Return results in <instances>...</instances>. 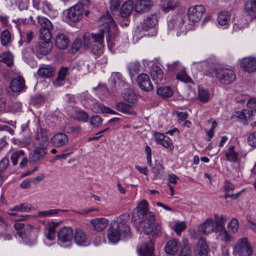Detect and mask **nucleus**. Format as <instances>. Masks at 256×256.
<instances>
[{"mask_svg":"<svg viewBox=\"0 0 256 256\" xmlns=\"http://www.w3.org/2000/svg\"><path fill=\"white\" fill-rule=\"evenodd\" d=\"M132 222L140 232H144L154 236H160L162 234L160 224L156 223L155 214L149 211L148 204L146 200L140 201L132 212Z\"/></svg>","mask_w":256,"mask_h":256,"instance_id":"obj_1","label":"nucleus"},{"mask_svg":"<svg viewBox=\"0 0 256 256\" xmlns=\"http://www.w3.org/2000/svg\"><path fill=\"white\" fill-rule=\"evenodd\" d=\"M99 20L103 22L100 26V32L98 34H92V38L89 34L84 36V46L86 48H90L96 56L103 53L104 33L108 34L106 36L108 42L110 38L116 35L118 30L116 24L108 12L101 16Z\"/></svg>","mask_w":256,"mask_h":256,"instance_id":"obj_2","label":"nucleus"},{"mask_svg":"<svg viewBox=\"0 0 256 256\" xmlns=\"http://www.w3.org/2000/svg\"><path fill=\"white\" fill-rule=\"evenodd\" d=\"M129 218V214L126 213L120 215L116 221L111 222L108 232V238L110 242L116 243L120 237L126 239L132 237L130 228L127 224Z\"/></svg>","mask_w":256,"mask_h":256,"instance_id":"obj_3","label":"nucleus"},{"mask_svg":"<svg viewBox=\"0 0 256 256\" xmlns=\"http://www.w3.org/2000/svg\"><path fill=\"white\" fill-rule=\"evenodd\" d=\"M215 76L221 83L226 84H231L236 78V76L234 71L232 69L227 68L216 70Z\"/></svg>","mask_w":256,"mask_h":256,"instance_id":"obj_4","label":"nucleus"},{"mask_svg":"<svg viewBox=\"0 0 256 256\" xmlns=\"http://www.w3.org/2000/svg\"><path fill=\"white\" fill-rule=\"evenodd\" d=\"M234 252L238 256H250L252 249L247 238L240 240L234 248Z\"/></svg>","mask_w":256,"mask_h":256,"instance_id":"obj_5","label":"nucleus"},{"mask_svg":"<svg viewBox=\"0 0 256 256\" xmlns=\"http://www.w3.org/2000/svg\"><path fill=\"white\" fill-rule=\"evenodd\" d=\"M168 26L170 30H176L178 36L185 34L184 20L180 15L173 16L168 22Z\"/></svg>","mask_w":256,"mask_h":256,"instance_id":"obj_6","label":"nucleus"},{"mask_svg":"<svg viewBox=\"0 0 256 256\" xmlns=\"http://www.w3.org/2000/svg\"><path fill=\"white\" fill-rule=\"evenodd\" d=\"M205 12V8L202 5L192 6L188 10V20L193 22H198L200 20Z\"/></svg>","mask_w":256,"mask_h":256,"instance_id":"obj_7","label":"nucleus"},{"mask_svg":"<svg viewBox=\"0 0 256 256\" xmlns=\"http://www.w3.org/2000/svg\"><path fill=\"white\" fill-rule=\"evenodd\" d=\"M84 14V6L82 4H78L70 8L68 16L72 22H76L82 19Z\"/></svg>","mask_w":256,"mask_h":256,"instance_id":"obj_8","label":"nucleus"},{"mask_svg":"<svg viewBox=\"0 0 256 256\" xmlns=\"http://www.w3.org/2000/svg\"><path fill=\"white\" fill-rule=\"evenodd\" d=\"M136 82L139 88L144 92H150L154 89L150 78L147 74L142 73L138 74Z\"/></svg>","mask_w":256,"mask_h":256,"instance_id":"obj_9","label":"nucleus"},{"mask_svg":"<svg viewBox=\"0 0 256 256\" xmlns=\"http://www.w3.org/2000/svg\"><path fill=\"white\" fill-rule=\"evenodd\" d=\"M153 6L152 0H135L134 10L138 14H142L150 11Z\"/></svg>","mask_w":256,"mask_h":256,"instance_id":"obj_10","label":"nucleus"},{"mask_svg":"<svg viewBox=\"0 0 256 256\" xmlns=\"http://www.w3.org/2000/svg\"><path fill=\"white\" fill-rule=\"evenodd\" d=\"M50 142L54 147L62 148L68 144V137L63 132H58L51 138Z\"/></svg>","mask_w":256,"mask_h":256,"instance_id":"obj_11","label":"nucleus"},{"mask_svg":"<svg viewBox=\"0 0 256 256\" xmlns=\"http://www.w3.org/2000/svg\"><path fill=\"white\" fill-rule=\"evenodd\" d=\"M58 242L66 243L70 242L74 238L73 230L71 227L62 228L58 234Z\"/></svg>","mask_w":256,"mask_h":256,"instance_id":"obj_12","label":"nucleus"},{"mask_svg":"<svg viewBox=\"0 0 256 256\" xmlns=\"http://www.w3.org/2000/svg\"><path fill=\"white\" fill-rule=\"evenodd\" d=\"M52 48V43L48 40H42L36 44L34 50L38 54L46 55L49 53Z\"/></svg>","mask_w":256,"mask_h":256,"instance_id":"obj_13","label":"nucleus"},{"mask_svg":"<svg viewBox=\"0 0 256 256\" xmlns=\"http://www.w3.org/2000/svg\"><path fill=\"white\" fill-rule=\"evenodd\" d=\"M240 67L246 72L252 73L256 71V60L252 57L242 58L240 62Z\"/></svg>","mask_w":256,"mask_h":256,"instance_id":"obj_14","label":"nucleus"},{"mask_svg":"<svg viewBox=\"0 0 256 256\" xmlns=\"http://www.w3.org/2000/svg\"><path fill=\"white\" fill-rule=\"evenodd\" d=\"M34 144L36 147L46 148L48 144V138L46 130L40 129V131L38 132L35 138Z\"/></svg>","mask_w":256,"mask_h":256,"instance_id":"obj_15","label":"nucleus"},{"mask_svg":"<svg viewBox=\"0 0 256 256\" xmlns=\"http://www.w3.org/2000/svg\"><path fill=\"white\" fill-rule=\"evenodd\" d=\"M75 242L78 246H86L90 244V240L86 232L81 229H77L74 235Z\"/></svg>","mask_w":256,"mask_h":256,"instance_id":"obj_16","label":"nucleus"},{"mask_svg":"<svg viewBox=\"0 0 256 256\" xmlns=\"http://www.w3.org/2000/svg\"><path fill=\"white\" fill-rule=\"evenodd\" d=\"M47 154L46 148L36 147L29 156L30 162L36 163L43 159Z\"/></svg>","mask_w":256,"mask_h":256,"instance_id":"obj_17","label":"nucleus"},{"mask_svg":"<svg viewBox=\"0 0 256 256\" xmlns=\"http://www.w3.org/2000/svg\"><path fill=\"white\" fill-rule=\"evenodd\" d=\"M154 244L152 240L144 243L138 250L140 256H154Z\"/></svg>","mask_w":256,"mask_h":256,"instance_id":"obj_18","label":"nucleus"},{"mask_svg":"<svg viewBox=\"0 0 256 256\" xmlns=\"http://www.w3.org/2000/svg\"><path fill=\"white\" fill-rule=\"evenodd\" d=\"M194 254L196 256H208V246L205 240H199L194 248Z\"/></svg>","mask_w":256,"mask_h":256,"instance_id":"obj_19","label":"nucleus"},{"mask_svg":"<svg viewBox=\"0 0 256 256\" xmlns=\"http://www.w3.org/2000/svg\"><path fill=\"white\" fill-rule=\"evenodd\" d=\"M158 22V17L156 13L151 14L146 16L144 20L142 28L143 30H147L156 26Z\"/></svg>","mask_w":256,"mask_h":256,"instance_id":"obj_20","label":"nucleus"},{"mask_svg":"<svg viewBox=\"0 0 256 256\" xmlns=\"http://www.w3.org/2000/svg\"><path fill=\"white\" fill-rule=\"evenodd\" d=\"M25 82L24 78L21 76H19L12 79L10 87L13 92H18L23 90Z\"/></svg>","mask_w":256,"mask_h":256,"instance_id":"obj_21","label":"nucleus"},{"mask_svg":"<svg viewBox=\"0 0 256 256\" xmlns=\"http://www.w3.org/2000/svg\"><path fill=\"white\" fill-rule=\"evenodd\" d=\"M199 230L204 234H208L212 232H216L214 224L212 218L206 220L198 226Z\"/></svg>","mask_w":256,"mask_h":256,"instance_id":"obj_22","label":"nucleus"},{"mask_svg":"<svg viewBox=\"0 0 256 256\" xmlns=\"http://www.w3.org/2000/svg\"><path fill=\"white\" fill-rule=\"evenodd\" d=\"M246 14L252 20L256 18V0H248L244 4Z\"/></svg>","mask_w":256,"mask_h":256,"instance_id":"obj_23","label":"nucleus"},{"mask_svg":"<svg viewBox=\"0 0 256 256\" xmlns=\"http://www.w3.org/2000/svg\"><path fill=\"white\" fill-rule=\"evenodd\" d=\"M55 73V68L50 65H44L40 68L37 72L38 75L40 78H48Z\"/></svg>","mask_w":256,"mask_h":256,"instance_id":"obj_24","label":"nucleus"},{"mask_svg":"<svg viewBox=\"0 0 256 256\" xmlns=\"http://www.w3.org/2000/svg\"><path fill=\"white\" fill-rule=\"evenodd\" d=\"M178 250V242L176 238H172L168 240L165 245L166 252L171 256H174Z\"/></svg>","mask_w":256,"mask_h":256,"instance_id":"obj_25","label":"nucleus"},{"mask_svg":"<svg viewBox=\"0 0 256 256\" xmlns=\"http://www.w3.org/2000/svg\"><path fill=\"white\" fill-rule=\"evenodd\" d=\"M94 228L97 232L102 231L108 226V220L103 218H96L90 221Z\"/></svg>","mask_w":256,"mask_h":256,"instance_id":"obj_26","label":"nucleus"},{"mask_svg":"<svg viewBox=\"0 0 256 256\" xmlns=\"http://www.w3.org/2000/svg\"><path fill=\"white\" fill-rule=\"evenodd\" d=\"M228 217L226 215H218V214H214V228L216 232L225 228L224 226Z\"/></svg>","mask_w":256,"mask_h":256,"instance_id":"obj_27","label":"nucleus"},{"mask_svg":"<svg viewBox=\"0 0 256 256\" xmlns=\"http://www.w3.org/2000/svg\"><path fill=\"white\" fill-rule=\"evenodd\" d=\"M132 105L126 104L123 102H118L116 106V110L124 114L135 115L136 112L132 109Z\"/></svg>","mask_w":256,"mask_h":256,"instance_id":"obj_28","label":"nucleus"},{"mask_svg":"<svg viewBox=\"0 0 256 256\" xmlns=\"http://www.w3.org/2000/svg\"><path fill=\"white\" fill-rule=\"evenodd\" d=\"M69 44L68 38L62 34H58L55 39V45L59 49H66Z\"/></svg>","mask_w":256,"mask_h":256,"instance_id":"obj_29","label":"nucleus"},{"mask_svg":"<svg viewBox=\"0 0 256 256\" xmlns=\"http://www.w3.org/2000/svg\"><path fill=\"white\" fill-rule=\"evenodd\" d=\"M134 3L132 0L126 2L122 6L120 14L122 18H126L130 14L134 9Z\"/></svg>","mask_w":256,"mask_h":256,"instance_id":"obj_30","label":"nucleus"},{"mask_svg":"<svg viewBox=\"0 0 256 256\" xmlns=\"http://www.w3.org/2000/svg\"><path fill=\"white\" fill-rule=\"evenodd\" d=\"M123 99L125 102L134 106L137 100V97L132 90L126 89L124 93Z\"/></svg>","mask_w":256,"mask_h":256,"instance_id":"obj_31","label":"nucleus"},{"mask_svg":"<svg viewBox=\"0 0 256 256\" xmlns=\"http://www.w3.org/2000/svg\"><path fill=\"white\" fill-rule=\"evenodd\" d=\"M234 146H230L228 151L225 153V156L228 161L236 162L238 161V153L234 150Z\"/></svg>","mask_w":256,"mask_h":256,"instance_id":"obj_32","label":"nucleus"},{"mask_svg":"<svg viewBox=\"0 0 256 256\" xmlns=\"http://www.w3.org/2000/svg\"><path fill=\"white\" fill-rule=\"evenodd\" d=\"M150 75L152 80L156 83L160 82L163 78V72L162 70L158 66L152 68L150 72Z\"/></svg>","mask_w":256,"mask_h":256,"instance_id":"obj_33","label":"nucleus"},{"mask_svg":"<svg viewBox=\"0 0 256 256\" xmlns=\"http://www.w3.org/2000/svg\"><path fill=\"white\" fill-rule=\"evenodd\" d=\"M0 62H3L8 66L10 67L14 64L13 56L10 52H3L0 55Z\"/></svg>","mask_w":256,"mask_h":256,"instance_id":"obj_34","label":"nucleus"},{"mask_svg":"<svg viewBox=\"0 0 256 256\" xmlns=\"http://www.w3.org/2000/svg\"><path fill=\"white\" fill-rule=\"evenodd\" d=\"M218 233V237L223 242H229L232 239V236L230 231H228L225 228L217 232Z\"/></svg>","mask_w":256,"mask_h":256,"instance_id":"obj_35","label":"nucleus"},{"mask_svg":"<svg viewBox=\"0 0 256 256\" xmlns=\"http://www.w3.org/2000/svg\"><path fill=\"white\" fill-rule=\"evenodd\" d=\"M54 28H40V38L42 40L50 41L52 37V32Z\"/></svg>","mask_w":256,"mask_h":256,"instance_id":"obj_36","label":"nucleus"},{"mask_svg":"<svg viewBox=\"0 0 256 256\" xmlns=\"http://www.w3.org/2000/svg\"><path fill=\"white\" fill-rule=\"evenodd\" d=\"M158 95L163 98H170L172 96L173 92L171 88L169 86H162L156 90Z\"/></svg>","mask_w":256,"mask_h":256,"instance_id":"obj_37","label":"nucleus"},{"mask_svg":"<svg viewBox=\"0 0 256 256\" xmlns=\"http://www.w3.org/2000/svg\"><path fill=\"white\" fill-rule=\"evenodd\" d=\"M68 68L66 67H62L59 70L58 73V77L55 81L54 82L56 86H60L58 82L60 81H63L64 80L66 76L68 74Z\"/></svg>","mask_w":256,"mask_h":256,"instance_id":"obj_38","label":"nucleus"},{"mask_svg":"<svg viewBox=\"0 0 256 256\" xmlns=\"http://www.w3.org/2000/svg\"><path fill=\"white\" fill-rule=\"evenodd\" d=\"M28 216L26 215L24 216H22V218H20L18 220V222H16V223L14 224V228L16 230H21L22 229L24 228V230H26V229H27L28 230H31L33 228V226L27 224L26 225V228H25L26 225L24 223L21 222L19 221L25 220L26 219V218H28Z\"/></svg>","mask_w":256,"mask_h":256,"instance_id":"obj_39","label":"nucleus"},{"mask_svg":"<svg viewBox=\"0 0 256 256\" xmlns=\"http://www.w3.org/2000/svg\"><path fill=\"white\" fill-rule=\"evenodd\" d=\"M44 234L48 240H54L56 237L55 226L53 224L48 226L45 229Z\"/></svg>","mask_w":256,"mask_h":256,"instance_id":"obj_40","label":"nucleus"},{"mask_svg":"<svg viewBox=\"0 0 256 256\" xmlns=\"http://www.w3.org/2000/svg\"><path fill=\"white\" fill-rule=\"evenodd\" d=\"M59 212H68L66 210H56V209H52L40 212L38 214V216L40 218L46 217L48 216H52L53 215L56 214L58 213Z\"/></svg>","mask_w":256,"mask_h":256,"instance_id":"obj_41","label":"nucleus"},{"mask_svg":"<svg viewBox=\"0 0 256 256\" xmlns=\"http://www.w3.org/2000/svg\"><path fill=\"white\" fill-rule=\"evenodd\" d=\"M230 20V16L228 13L226 12H220L218 18V24L222 26L226 24Z\"/></svg>","mask_w":256,"mask_h":256,"instance_id":"obj_42","label":"nucleus"},{"mask_svg":"<svg viewBox=\"0 0 256 256\" xmlns=\"http://www.w3.org/2000/svg\"><path fill=\"white\" fill-rule=\"evenodd\" d=\"M140 68V64L137 62L130 63L128 66L129 73L131 76H134L138 72Z\"/></svg>","mask_w":256,"mask_h":256,"instance_id":"obj_43","label":"nucleus"},{"mask_svg":"<svg viewBox=\"0 0 256 256\" xmlns=\"http://www.w3.org/2000/svg\"><path fill=\"white\" fill-rule=\"evenodd\" d=\"M38 24L40 25L41 28H47L53 27L51 22L46 18L38 16L37 18Z\"/></svg>","mask_w":256,"mask_h":256,"instance_id":"obj_44","label":"nucleus"},{"mask_svg":"<svg viewBox=\"0 0 256 256\" xmlns=\"http://www.w3.org/2000/svg\"><path fill=\"white\" fill-rule=\"evenodd\" d=\"M1 44L4 46H6L10 40V35L7 30H3L0 36Z\"/></svg>","mask_w":256,"mask_h":256,"instance_id":"obj_45","label":"nucleus"},{"mask_svg":"<svg viewBox=\"0 0 256 256\" xmlns=\"http://www.w3.org/2000/svg\"><path fill=\"white\" fill-rule=\"evenodd\" d=\"M32 209L31 205L27 204H22L20 205L14 206L12 211H18L20 212H26L30 211Z\"/></svg>","mask_w":256,"mask_h":256,"instance_id":"obj_46","label":"nucleus"},{"mask_svg":"<svg viewBox=\"0 0 256 256\" xmlns=\"http://www.w3.org/2000/svg\"><path fill=\"white\" fill-rule=\"evenodd\" d=\"M238 222L236 218H233L228 223V230L232 233H235L237 232L238 228Z\"/></svg>","mask_w":256,"mask_h":256,"instance_id":"obj_47","label":"nucleus"},{"mask_svg":"<svg viewBox=\"0 0 256 256\" xmlns=\"http://www.w3.org/2000/svg\"><path fill=\"white\" fill-rule=\"evenodd\" d=\"M24 152L23 150H19L13 152L11 156V160L12 161V164L15 166L18 163V160L20 156H24Z\"/></svg>","mask_w":256,"mask_h":256,"instance_id":"obj_48","label":"nucleus"},{"mask_svg":"<svg viewBox=\"0 0 256 256\" xmlns=\"http://www.w3.org/2000/svg\"><path fill=\"white\" fill-rule=\"evenodd\" d=\"M198 98L200 102H206L210 99L209 92L202 88L200 89L198 92Z\"/></svg>","mask_w":256,"mask_h":256,"instance_id":"obj_49","label":"nucleus"},{"mask_svg":"<svg viewBox=\"0 0 256 256\" xmlns=\"http://www.w3.org/2000/svg\"><path fill=\"white\" fill-rule=\"evenodd\" d=\"M102 122V118L98 115L92 116L90 119V124L94 127H100Z\"/></svg>","mask_w":256,"mask_h":256,"instance_id":"obj_50","label":"nucleus"},{"mask_svg":"<svg viewBox=\"0 0 256 256\" xmlns=\"http://www.w3.org/2000/svg\"><path fill=\"white\" fill-rule=\"evenodd\" d=\"M65 131L68 133H72L74 134H80L82 131V128L80 126H68L66 128Z\"/></svg>","mask_w":256,"mask_h":256,"instance_id":"obj_51","label":"nucleus"},{"mask_svg":"<svg viewBox=\"0 0 256 256\" xmlns=\"http://www.w3.org/2000/svg\"><path fill=\"white\" fill-rule=\"evenodd\" d=\"M76 118L78 121L86 122L88 118V115L84 111H79L76 112Z\"/></svg>","mask_w":256,"mask_h":256,"instance_id":"obj_52","label":"nucleus"},{"mask_svg":"<svg viewBox=\"0 0 256 256\" xmlns=\"http://www.w3.org/2000/svg\"><path fill=\"white\" fill-rule=\"evenodd\" d=\"M232 118H236L242 120L243 123L246 125L248 124V122H246V114L243 110L241 112H236L232 115Z\"/></svg>","mask_w":256,"mask_h":256,"instance_id":"obj_53","label":"nucleus"},{"mask_svg":"<svg viewBox=\"0 0 256 256\" xmlns=\"http://www.w3.org/2000/svg\"><path fill=\"white\" fill-rule=\"evenodd\" d=\"M98 106L100 108V110H98L96 111L97 112H102L110 114H118V112L116 111L112 110L111 108L101 105H98Z\"/></svg>","mask_w":256,"mask_h":256,"instance_id":"obj_54","label":"nucleus"},{"mask_svg":"<svg viewBox=\"0 0 256 256\" xmlns=\"http://www.w3.org/2000/svg\"><path fill=\"white\" fill-rule=\"evenodd\" d=\"M9 164L8 158L4 157L0 161V175L8 168Z\"/></svg>","mask_w":256,"mask_h":256,"instance_id":"obj_55","label":"nucleus"},{"mask_svg":"<svg viewBox=\"0 0 256 256\" xmlns=\"http://www.w3.org/2000/svg\"><path fill=\"white\" fill-rule=\"evenodd\" d=\"M186 224L184 222H180L175 224L173 226V228L178 234H180L186 228Z\"/></svg>","mask_w":256,"mask_h":256,"instance_id":"obj_56","label":"nucleus"},{"mask_svg":"<svg viewBox=\"0 0 256 256\" xmlns=\"http://www.w3.org/2000/svg\"><path fill=\"white\" fill-rule=\"evenodd\" d=\"M176 4L170 0L166 4H164L162 6V9L164 12H167L170 10H173Z\"/></svg>","mask_w":256,"mask_h":256,"instance_id":"obj_57","label":"nucleus"},{"mask_svg":"<svg viewBox=\"0 0 256 256\" xmlns=\"http://www.w3.org/2000/svg\"><path fill=\"white\" fill-rule=\"evenodd\" d=\"M122 0H111L110 9L112 11L118 10L120 6Z\"/></svg>","mask_w":256,"mask_h":256,"instance_id":"obj_58","label":"nucleus"},{"mask_svg":"<svg viewBox=\"0 0 256 256\" xmlns=\"http://www.w3.org/2000/svg\"><path fill=\"white\" fill-rule=\"evenodd\" d=\"M248 142L250 146L256 148V132H252L248 136Z\"/></svg>","mask_w":256,"mask_h":256,"instance_id":"obj_59","label":"nucleus"},{"mask_svg":"<svg viewBox=\"0 0 256 256\" xmlns=\"http://www.w3.org/2000/svg\"><path fill=\"white\" fill-rule=\"evenodd\" d=\"M244 112L246 114V120L247 122L248 120H253V117L256 114V109L254 110L245 109Z\"/></svg>","mask_w":256,"mask_h":256,"instance_id":"obj_60","label":"nucleus"},{"mask_svg":"<svg viewBox=\"0 0 256 256\" xmlns=\"http://www.w3.org/2000/svg\"><path fill=\"white\" fill-rule=\"evenodd\" d=\"M176 78L184 82H189L191 79L188 77L184 72H182L176 75Z\"/></svg>","mask_w":256,"mask_h":256,"instance_id":"obj_61","label":"nucleus"},{"mask_svg":"<svg viewBox=\"0 0 256 256\" xmlns=\"http://www.w3.org/2000/svg\"><path fill=\"white\" fill-rule=\"evenodd\" d=\"M178 256H191L190 246H183Z\"/></svg>","mask_w":256,"mask_h":256,"instance_id":"obj_62","label":"nucleus"},{"mask_svg":"<svg viewBox=\"0 0 256 256\" xmlns=\"http://www.w3.org/2000/svg\"><path fill=\"white\" fill-rule=\"evenodd\" d=\"M180 66V63L178 61L174 62L172 64H168V70L172 72L177 71Z\"/></svg>","mask_w":256,"mask_h":256,"instance_id":"obj_63","label":"nucleus"},{"mask_svg":"<svg viewBox=\"0 0 256 256\" xmlns=\"http://www.w3.org/2000/svg\"><path fill=\"white\" fill-rule=\"evenodd\" d=\"M145 152L146 154V160L149 166H152L151 149L150 148L148 145H146L145 147Z\"/></svg>","mask_w":256,"mask_h":256,"instance_id":"obj_64","label":"nucleus"}]
</instances>
